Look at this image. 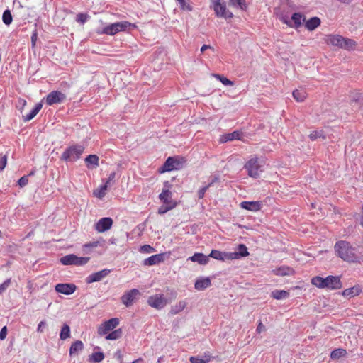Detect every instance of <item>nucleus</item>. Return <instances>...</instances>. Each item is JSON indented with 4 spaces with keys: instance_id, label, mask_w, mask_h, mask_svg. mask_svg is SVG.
I'll return each mask as SVG.
<instances>
[{
    "instance_id": "32",
    "label": "nucleus",
    "mask_w": 363,
    "mask_h": 363,
    "mask_svg": "<svg viewBox=\"0 0 363 363\" xmlns=\"http://www.w3.org/2000/svg\"><path fill=\"white\" fill-rule=\"evenodd\" d=\"M289 294L288 291L284 290H274L272 292V296L277 300H281L286 298Z\"/></svg>"
},
{
    "instance_id": "60",
    "label": "nucleus",
    "mask_w": 363,
    "mask_h": 363,
    "mask_svg": "<svg viewBox=\"0 0 363 363\" xmlns=\"http://www.w3.org/2000/svg\"><path fill=\"white\" fill-rule=\"evenodd\" d=\"M209 187L208 186H206L201 189H200L198 191V197L199 199H203L207 189H208Z\"/></svg>"
},
{
    "instance_id": "23",
    "label": "nucleus",
    "mask_w": 363,
    "mask_h": 363,
    "mask_svg": "<svg viewBox=\"0 0 363 363\" xmlns=\"http://www.w3.org/2000/svg\"><path fill=\"white\" fill-rule=\"evenodd\" d=\"M189 259L203 265L206 264L209 261L208 256H206L204 254L200 252H196L193 256L190 257Z\"/></svg>"
},
{
    "instance_id": "45",
    "label": "nucleus",
    "mask_w": 363,
    "mask_h": 363,
    "mask_svg": "<svg viewBox=\"0 0 363 363\" xmlns=\"http://www.w3.org/2000/svg\"><path fill=\"white\" fill-rule=\"evenodd\" d=\"M85 162L87 165L93 164L94 166L99 165V157L96 155H89L86 157Z\"/></svg>"
},
{
    "instance_id": "17",
    "label": "nucleus",
    "mask_w": 363,
    "mask_h": 363,
    "mask_svg": "<svg viewBox=\"0 0 363 363\" xmlns=\"http://www.w3.org/2000/svg\"><path fill=\"white\" fill-rule=\"evenodd\" d=\"M164 259V254H156L149 257L143 260V265L145 266H153L162 262Z\"/></svg>"
},
{
    "instance_id": "20",
    "label": "nucleus",
    "mask_w": 363,
    "mask_h": 363,
    "mask_svg": "<svg viewBox=\"0 0 363 363\" xmlns=\"http://www.w3.org/2000/svg\"><path fill=\"white\" fill-rule=\"evenodd\" d=\"M231 259H238L249 255L247 247L244 244L238 246V251L230 252Z\"/></svg>"
},
{
    "instance_id": "38",
    "label": "nucleus",
    "mask_w": 363,
    "mask_h": 363,
    "mask_svg": "<svg viewBox=\"0 0 363 363\" xmlns=\"http://www.w3.org/2000/svg\"><path fill=\"white\" fill-rule=\"evenodd\" d=\"M229 5L235 8H240L242 10L246 9L245 0H228Z\"/></svg>"
},
{
    "instance_id": "13",
    "label": "nucleus",
    "mask_w": 363,
    "mask_h": 363,
    "mask_svg": "<svg viewBox=\"0 0 363 363\" xmlns=\"http://www.w3.org/2000/svg\"><path fill=\"white\" fill-rule=\"evenodd\" d=\"M77 286L74 284H57L55 291L65 295L72 294L76 291Z\"/></svg>"
},
{
    "instance_id": "56",
    "label": "nucleus",
    "mask_w": 363,
    "mask_h": 363,
    "mask_svg": "<svg viewBox=\"0 0 363 363\" xmlns=\"http://www.w3.org/2000/svg\"><path fill=\"white\" fill-rule=\"evenodd\" d=\"M28 183V176H23L22 177H21L18 181V184L21 186V187H23L25 186H26Z\"/></svg>"
},
{
    "instance_id": "27",
    "label": "nucleus",
    "mask_w": 363,
    "mask_h": 363,
    "mask_svg": "<svg viewBox=\"0 0 363 363\" xmlns=\"http://www.w3.org/2000/svg\"><path fill=\"white\" fill-rule=\"evenodd\" d=\"M186 306V303L184 301H181L177 304L171 307L169 313L172 315H176L179 312L182 311Z\"/></svg>"
},
{
    "instance_id": "19",
    "label": "nucleus",
    "mask_w": 363,
    "mask_h": 363,
    "mask_svg": "<svg viewBox=\"0 0 363 363\" xmlns=\"http://www.w3.org/2000/svg\"><path fill=\"white\" fill-rule=\"evenodd\" d=\"M212 257L220 261L232 260L230 252H221L217 250H212L208 255V258Z\"/></svg>"
},
{
    "instance_id": "9",
    "label": "nucleus",
    "mask_w": 363,
    "mask_h": 363,
    "mask_svg": "<svg viewBox=\"0 0 363 363\" xmlns=\"http://www.w3.org/2000/svg\"><path fill=\"white\" fill-rule=\"evenodd\" d=\"M119 324V320L117 318H113L105 321L98 328V333L101 335L107 334L109 331L116 328Z\"/></svg>"
},
{
    "instance_id": "2",
    "label": "nucleus",
    "mask_w": 363,
    "mask_h": 363,
    "mask_svg": "<svg viewBox=\"0 0 363 363\" xmlns=\"http://www.w3.org/2000/svg\"><path fill=\"white\" fill-rule=\"evenodd\" d=\"M135 26L134 24L130 23L128 21H123L120 22H116L113 23H111L104 28H103L102 30L98 32L99 34H105L108 35H114L118 32L126 31L129 30L130 28H135Z\"/></svg>"
},
{
    "instance_id": "55",
    "label": "nucleus",
    "mask_w": 363,
    "mask_h": 363,
    "mask_svg": "<svg viewBox=\"0 0 363 363\" xmlns=\"http://www.w3.org/2000/svg\"><path fill=\"white\" fill-rule=\"evenodd\" d=\"M88 18V16L84 13H79L77 15L76 21L82 24H84Z\"/></svg>"
},
{
    "instance_id": "37",
    "label": "nucleus",
    "mask_w": 363,
    "mask_h": 363,
    "mask_svg": "<svg viewBox=\"0 0 363 363\" xmlns=\"http://www.w3.org/2000/svg\"><path fill=\"white\" fill-rule=\"evenodd\" d=\"M122 336V330L121 328L116 329L106 336V340H116L121 338Z\"/></svg>"
},
{
    "instance_id": "57",
    "label": "nucleus",
    "mask_w": 363,
    "mask_h": 363,
    "mask_svg": "<svg viewBox=\"0 0 363 363\" xmlns=\"http://www.w3.org/2000/svg\"><path fill=\"white\" fill-rule=\"evenodd\" d=\"M37 40H38V32H37V30L35 29L33 31L32 35H31V45H32L33 48H34L35 46Z\"/></svg>"
},
{
    "instance_id": "6",
    "label": "nucleus",
    "mask_w": 363,
    "mask_h": 363,
    "mask_svg": "<svg viewBox=\"0 0 363 363\" xmlns=\"http://www.w3.org/2000/svg\"><path fill=\"white\" fill-rule=\"evenodd\" d=\"M147 302L150 306L157 310H161L167 305V300L163 294H157L149 296Z\"/></svg>"
},
{
    "instance_id": "33",
    "label": "nucleus",
    "mask_w": 363,
    "mask_h": 363,
    "mask_svg": "<svg viewBox=\"0 0 363 363\" xmlns=\"http://www.w3.org/2000/svg\"><path fill=\"white\" fill-rule=\"evenodd\" d=\"M311 284L318 288L325 289V278L316 276L311 279Z\"/></svg>"
},
{
    "instance_id": "18",
    "label": "nucleus",
    "mask_w": 363,
    "mask_h": 363,
    "mask_svg": "<svg viewBox=\"0 0 363 363\" xmlns=\"http://www.w3.org/2000/svg\"><path fill=\"white\" fill-rule=\"evenodd\" d=\"M262 203L260 201H245L240 203V207L242 208L254 212L259 211L262 208Z\"/></svg>"
},
{
    "instance_id": "43",
    "label": "nucleus",
    "mask_w": 363,
    "mask_h": 363,
    "mask_svg": "<svg viewBox=\"0 0 363 363\" xmlns=\"http://www.w3.org/2000/svg\"><path fill=\"white\" fill-rule=\"evenodd\" d=\"M213 77L219 80L225 86H233L234 84L233 82L220 74H213Z\"/></svg>"
},
{
    "instance_id": "51",
    "label": "nucleus",
    "mask_w": 363,
    "mask_h": 363,
    "mask_svg": "<svg viewBox=\"0 0 363 363\" xmlns=\"http://www.w3.org/2000/svg\"><path fill=\"white\" fill-rule=\"evenodd\" d=\"M309 138L312 140H315L319 138H324L322 130H315L310 133Z\"/></svg>"
},
{
    "instance_id": "50",
    "label": "nucleus",
    "mask_w": 363,
    "mask_h": 363,
    "mask_svg": "<svg viewBox=\"0 0 363 363\" xmlns=\"http://www.w3.org/2000/svg\"><path fill=\"white\" fill-rule=\"evenodd\" d=\"M26 104V101L23 99L20 98L17 101L16 107L21 113H22Z\"/></svg>"
},
{
    "instance_id": "5",
    "label": "nucleus",
    "mask_w": 363,
    "mask_h": 363,
    "mask_svg": "<svg viewBox=\"0 0 363 363\" xmlns=\"http://www.w3.org/2000/svg\"><path fill=\"white\" fill-rule=\"evenodd\" d=\"M213 10L218 17L230 18L233 16V13L226 9L225 2H221V0H212Z\"/></svg>"
},
{
    "instance_id": "36",
    "label": "nucleus",
    "mask_w": 363,
    "mask_h": 363,
    "mask_svg": "<svg viewBox=\"0 0 363 363\" xmlns=\"http://www.w3.org/2000/svg\"><path fill=\"white\" fill-rule=\"evenodd\" d=\"M70 337V328L69 326L65 323L63 326L62 327L60 333V338L62 340H65Z\"/></svg>"
},
{
    "instance_id": "41",
    "label": "nucleus",
    "mask_w": 363,
    "mask_h": 363,
    "mask_svg": "<svg viewBox=\"0 0 363 363\" xmlns=\"http://www.w3.org/2000/svg\"><path fill=\"white\" fill-rule=\"evenodd\" d=\"M107 189L108 185L103 184L99 187V189L94 191V195L99 199H102L105 196Z\"/></svg>"
},
{
    "instance_id": "48",
    "label": "nucleus",
    "mask_w": 363,
    "mask_h": 363,
    "mask_svg": "<svg viewBox=\"0 0 363 363\" xmlns=\"http://www.w3.org/2000/svg\"><path fill=\"white\" fill-rule=\"evenodd\" d=\"M139 251L142 253L150 254L154 252L155 249L149 245H144L140 247Z\"/></svg>"
},
{
    "instance_id": "8",
    "label": "nucleus",
    "mask_w": 363,
    "mask_h": 363,
    "mask_svg": "<svg viewBox=\"0 0 363 363\" xmlns=\"http://www.w3.org/2000/svg\"><path fill=\"white\" fill-rule=\"evenodd\" d=\"M66 99L65 94L59 91H52L45 98V103L48 106L64 102Z\"/></svg>"
},
{
    "instance_id": "12",
    "label": "nucleus",
    "mask_w": 363,
    "mask_h": 363,
    "mask_svg": "<svg viewBox=\"0 0 363 363\" xmlns=\"http://www.w3.org/2000/svg\"><path fill=\"white\" fill-rule=\"evenodd\" d=\"M110 272V269H104L97 272L92 273L86 277V282L87 284H91L93 282L99 281L107 277Z\"/></svg>"
},
{
    "instance_id": "21",
    "label": "nucleus",
    "mask_w": 363,
    "mask_h": 363,
    "mask_svg": "<svg viewBox=\"0 0 363 363\" xmlns=\"http://www.w3.org/2000/svg\"><path fill=\"white\" fill-rule=\"evenodd\" d=\"M84 348V345L81 340L74 341L69 347V355L77 357Z\"/></svg>"
},
{
    "instance_id": "53",
    "label": "nucleus",
    "mask_w": 363,
    "mask_h": 363,
    "mask_svg": "<svg viewBox=\"0 0 363 363\" xmlns=\"http://www.w3.org/2000/svg\"><path fill=\"white\" fill-rule=\"evenodd\" d=\"M116 173L112 172L109 174L108 179L104 184V185H108V188L111 186L115 182Z\"/></svg>"
},
{
    "instance_id": "46",
    "label": "nucleus",
    "mask_w": 363,
    "mask_h": 363,
    "mask_svg": "<svg viewBox=\"0 0 363 363\" xmlns=\"http://www.w3.org/2000/svg\"><path fill=\"white\" fill-rule=\"evenodd\" d=\"M350 100L357 103H359L363 100L362 96L360 92L354 91L350 94Z\"/></svg>"
},
{
    "instance_id": "14",
    "label": "nucleus",
    "mask_w": 363,
    "mask_h": 363,
    "mask_svg": "<svg viewBox=\"0 0 363 363\" xmlns=\"http://www.w3.org/2000/svg\"><path fill=\"white\" fill-rule=\"evenodd\" d=\"M180 167V163L178 160L174 157H169L167 159L162 166V172H170L174 169H178Z\"/></svg>"
},
{
    "instance_id": "30",
    "label": "nucleus",
    "mask_w": 363,
    "mask_h": 363,
    "mask_svg": "<svg viewBox=\"0 0 363 363\" xmlns=\"http://www.w3.org/2000/svg\"><path fill=\"white\" fill-rule=\"evenodd\" d=\"M356 46L357 43L354 40L344 38L342 49L352 50L356 48Z\"/></svg>"
},
{
    "instance_id": "4",
    "label": "nucleus",
    "mask_w": 363,
    "mask_h": 363,
    "mask_svg": "<svg viewBox=\"0 0 363 363\" xmlns=\"http://www.w3.org/2000/svg\"><path fill=\"white\" fill-rule=\"evenodd\" d=\"M84 150V146L74 145L68 147L62 154L61 160L65 162H74L78 160Z\"/></svg>"
},
{
    "instance_id": "40",
    "label": "nucleus",
    "mask_w": 363,
    "mask_h": 363,
    "mask_svg": "<svg viewBox=\"0 0 363 363\" xmlns=\"http://www.w3.org/2000/svg\"><path fill=\"white\" fill-rule=\"evenodd\" d=\"M178 4H179L180 9L183 11H191L193 10L190 0H180L178 1Z\"/></svg>"
},
{
    "instance_id": "63",
    "label": "nucleus",
    "mask_w": 363,
    "mask_h": 363,
    "mask_svg": "<svg viewBox=\"0 0 363 363\" xmlns=\"http://www.w3.org/2000/svg\"><path fill=\"white\" fill-rule=\"evenodd\" d=\"M99 245V242L96 241V242H90V243H88V244H86L84 245L85 247H96Z\"/></svg>"
},
{
    "instance_id": "22",
    "label": "nucleus",
    "mask_w": 363,
    "mask_h": 363,
    "mask_svg": "<svg viewBox=\"0 0 363 363\" xmlns=\"http://www.w3.org/2000/svg\"><path fill=\"white\" fill-rule=\"evenodd\" d=\"M211 284V279L208 277H201L196 281L194 286L196 290L202 291L210 286Z\"/></svg>"
},
{
    "instance_id": "25",
    "label": "nucleus",
    "mask_w": 363,
    "mask_h": 363,
    "mask_svg": "<svg viewBox=\"0 0 363 363\" xmlns=\"http://www.w3.org/2000/svg\"><path fill=\"white\" fill-rule=\"evenodd\" d=\"M42 104L40 103H38L35 104V107L32 109V111L27 115L23 116V121L24 122H28L32 120L40 111L42 108Z\"/></svg>"
},
{
    "instance_id": "52",
    "label": "nucleus",
    "mask_w": 363,
    "mask_h": 363,
    "mask_svg": "<svg viewBox=\"0 0 363 363\" xmlns=\"http://www.w3.org/2000/svg\"><path fill=\"white\" fill-rule=\"evenodd\" d=\"M89 260V257H79L76 255L75 265L82 266L86 264Z\"/></svg>"
},
{
    "instance_id": "7",
    "label": "nucleus",
    "mask_w": 363,
    "mask_h": 363,
    "mask_svg": "<svg viewBox=\"0 0 363 363\" xmlns=\"http://www.w3.org/2000/svg\"><path fill=\"white\" fill-rule=\"evenodd\" d=\"M169 187L170 184L169 182H164L162 191L159 195V199L164 204L176 206L177 202L172 199V193L169 190Z\"/></svg>"
},
{
    "instance_id": "28",
    "label": "nucleus",
    "mask_w": 363,
    "mask_h": 363,
    "mask_svg": "<svg viewBox=\"0 0 363 363\" xmlns=\"http://www.w3.org/2000/svg\"><path fill=\"white\" fill-rule=\"evenodd\" d=\"M291 23H294L292 27L299 28L302 24V21H304L303 16L300 13H293L291 18Z\"/></svg>"
},
{
    "instance_id": "31",
    "label": "nucleus",
    "mask_w": 363,
    "mask_h": 363,
    "mask_svg": "<svg viewBox=\"0 0 363 363\" xmlns=\"http://www.w3.org/2000/svg\"><path fill=\"white\" fill-rule=\"evenodd\" d=\"M292 94L294 99L298 102H302L306 98V92L303 89H296Z\"/></svg>"
},
{
    "instance_id": "58",
    "label": "nucleus",
    "mask_w": 363,
    "mask_h": 363,
    "mask_svg": "<svg viewBox=\"0 0 363 363\" xmlns=\"http://www.w3.org/2000/svg\"><path fill=\"white\" fill-rule=\"evenodd\" d=\"M45 326H46V322L45 320H41L38 325L37 332L39 333H43Z\"/></svg>"
},
{
    "instance_id": "3",
    "label": "nucleus",
    "mask_w": 363,
    "mask_h": 363,
    "mask_svg": "<svg viewBox=\"0 0 363 363\" xmlns=\"http://www.w3.org/2000/svg\"><path fill=\"white\" fill-rule=\"evenodd\" d=\"M264 162V160L254 157L250 158L245 164V169L247 170L250 177L257 178L263 171Z\"/></svg>"
},
{
    "instance_id": "47",
    "label": "nucleus",
    "mask_w": 363,
    "mask_h": 363,
    "mask_svg": "<svg viewBox=\"0 0 363 363\" xmlns=\"http://www.w3.org/2000/svg\"><path fill=\"white\" fill-rule=\"evenodd\" d=\"M176 206L162 203V205L158 208V213L160 215H163L168 212L169 211L174 208Z\"/></svg>"
},
{
    "instance_id": "44",
    "label": "nucleus",
    "mask_w": 363,
    "mask_h": 363,
    "mask_svg": "<svg viewBox=\"0 0 363 363\" xmlns=\"http://www.w3.org/2000/svg\"><path fill=\"white\" fill-rule=\"evenodd\" d=\"M12 20H13V18H12V15L11 13V11L9 10H5L3 13V16H2V21L3 22L9 26L11 23L12 22Z\"/></svg>"
},
{
    "instance_id": "15",
    "label": "nucleus",
    "mask_w": 363,
    "mask_h": 363,
    "mask_svg": "<svg viewBox=\"0 0 363 363\" xmlns=\"http://www.w3.org/2000/svg\"><path fill=\"white\" fill-rule=\"evenodd\" d=\"M325 286L328 289H338L342 286L340 279L337 276H328L325 277Z\"/></svg>"
},
{
    "instance_id": "29",
    "label": "nucleus",
    "mask_w": 363,
    "mask_h": 363,
    "mask_svg": "<svg viewBox=\"0 0 363 363\" xmlns=\"http://www.w3.org/2000/svg\"><path fill=\"white\" fill-rule=\"evenodd\" d=\"M76 255L73 254L65 255L60 259L63 265H75Z\"/></svg>"
},
{
    "instance_id": "16",
    "label": "nucleus",
    "mask_w": 363,
    "mask_h": 363,
    "mask_svg": "<svg viewBox=\"0 0 363 363\" xmlns=\"http://www.w3.org/2000/svg\"><path fill=\"white\" fill-rule=\"evenodd\" d=\"M344 37L340 35H328L326 36L325 42L328 45H331L339 48H342Z\"/></svg>"
},
{
    "instance_id": "26",
    "label": "nucleus",
    "mask_w": 363,
    "mask_h": 363,
    "mask_svg": "<svg viewBox=\"0 0 363 363\" xmlns=\"http://www.w3.org/2000/svg\"><path fill=\"white\" fill-rule=\"evenodd\" d=\"M273 273L277 276H287L294 272V270L286 266H281L272 270Z\"/></svg>"
},
{
    "instance_id": "59",
    "label": "nucleus",
    "mask_w": 363,
    "mask_h": 363,
    "mask_svg": "<svg viewBox=\"0 0 363 363\" xmlns=\"http://www.w3.org/2000/svg\"><path fill=\"white\" fill-rule=\"evenodd\" d=\"M280 19L284 23L286 24L287 26L290 27L293 26V25L291 24V19H289V18L287 16H281Z\"/></svg>"
},
{
    "instance_id": "24",
    "label": "nucleus",
    "mask_w": 363,
    "mask_h": 363,
    "mask_svg": "<svg viewBox=\"0 0 363 363\" xmlns=\"http://www.w3.org/2000/svg\"><path fill=\"white\" fill-rule=\"evenodd\" d=\"M321 21L318 17H312L305 23L306 28L312 31L317 28L320 25Z\"/></svg>"
},
{
    "instance_id": "49",
    "label": "nucleus",
    "mask_w": 363,
    "mask_h": 363,
    "mask_svg": "<svg viewBox=\"0 0 363 363\" xmlns=\"http://www.w3.org/2000/svg\"><path fill=\"white\" fill-rule=\"evenodd\" d=\"M11 283V279H6L2 284H0V294L4 293L9 287Z\"/></svg>"
},
{
    "instance_id": "62",
    "label": "nucleus",
    "mask_w": 363,
    "mask_h": 363,
    "mask_svg": "<svg viewBox=\"0 0 363 363\" xmlns=\"http://www.w3.org/2000/svg\"><path fill=\"white\" fill-rule=\"evenodd\" d=\"M266 330V328L265 326L262 324V323L260 321L259 323H258V325L257 327V329H256V331L258 333H262V331H264Z\"/></svg>"
},
{
    "instance_id": "1",
    "label": "nucleus",
    "mask_w": 363,
    "mask_h": 363,
    "mask_svg": "<svg viewBox=\"0 0 363 363\" xmlns=\"http://www.w3.org/2000/svg\"><path fill=\"white\" fill-rule=\"evenodd\" d=\"M335 250L339 257L347 262H359L363 257L359 247H353L344 240L336 242Z\"/></svg>"
},
{
    "instance_id": "10",
    "label": "nucleus",
    "mask_w": 363,
    "mask_h": 363,
    "mask_svg": "<svg viewBox=\"0 0 363 363\" xmlns=\"http://www.w3.org/2000/svg\"><path fill=\"white\" fill-rule=\"evenodd\" d=\"M113 225V220L110 217H104L98 220L94 225L95 230L99 233H104L109 230Z\"/></svg>"
},
{
    "instance_id": "54",
    "label": "nucleus",
    "mask_w": 363,
    "mask_h": 363,
    "mask_svg": "<svg viewBox=\"0 0 363 363\" xmlns=\"http://www.w3.org/2000/svg\"><path fill=\"white\" fill-rule=\"evenodd\" d=\"M7 164V155H0V171H3L6 167Z\"/></svg>"
},
{
    "instance_id": "35",
    "label": "nucleus",
    "mask_w": 363,
    "mask_h": 363,
    "mask_svg": "<svg viewBox=\"0 0 363 363\" xmlns=\"http://www.w3.org/2000/svg\"><path fill=\"white\" fill-rule=\"evenodd\" d=\"M104 359V354L101 352H94L89 356V361L93 363H100Z\"/></svg>"
},
{
    "instance_id": "39",
    "label": "nucleus",
    "mask_w": 363,
    "mask_h": 363,
    "mask_svg": "<svg viewBox=\"0 0 363 363\" xmlns=\"http://www.w3.org/2000/svg\"><path fill=\"white\" fill-rule=\"evenodd\" d=\"M347 354V352L344 349H335L333 351H332L330 354V358L332 359H337L341 357L345 356Z\"/></svg>"
},
{
    "instance_id": "11",
    "label": "nucleus",
    "mask_w": 363,
    "mask_h": 363,
    "mask_svg": "<svg viewBox=\"0 0 363 363\" xmlns=\"http://www.w3.org/2000/svg\"><path fill=\"white\" fill-rule=\"evenodd\" d=\"M140 294L138 289H133L125 292L121 297L122 303L126 306H132L137 296Z\"/></svg>"
},
{
    "instance_id": "42",
    "label": "nucleus",
    "mask_w": 363,
    "mask_h": 363,
    "mask_svg": "<svg viewBox=\"0 0 363 363\" xmlns=\"http://www.w3.org/2000/svg\"><path fill=\"white\" fill-rule=\"evenodd\" d=\"M211 360L210 355H205L203 357L200 358L197 357H191L190 358V362L191 363H208Z\"/></svg>"
},
{
    "instance_id": "34",
    "label": "nucleus",
    "mask_w": 363,
    "mask_h": 363,
    "mask_svg": "<svg viewBox=\"0 0 363 363\" xmlns=\"http://www.w3.org/2000/svg\"><path fill=\"white\" fill-rule=\"evenodd\" d=\"M241 133L236 130L231 133H228L223 135V142L231 141L233 140H240Z\"/></svg>"
},
{
    "instance_id": "64",
    "label": "nucleus",
    "mask_w": 363,
    "mask_h": 363,
    "mask_svg": "<svg viewBox=\"0 0 363 363\" xmlns=\"http://www.w3.org/2000/svg\"><path fill=\"white\" fill-rule=\"evenodd\" d=\"M207 49H213V48L211 46V45H203L201 48V52H203L206 50Z\"/></svg>"
},
{
    "instance_id": "61",
    "label": "nucleus",
    "mask_w": 363,
    "mask_h": 363,
    "mask_svg": "<svg viewBox=\"0 0 363 363\" xmlns=\"http://www.w3.org/2000/svg\"><path fill=\"white\" fill-rule=\"evenodd\" d=\"M7 335V328L4 326L0 330V340H4Z\"/></svg>"
}]
</instances>
